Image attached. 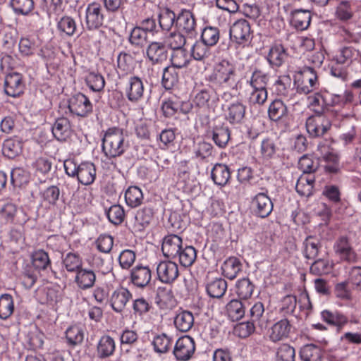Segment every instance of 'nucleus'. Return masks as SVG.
Returning a JSON list of instances; mask_svg holds the SVG:
<instances>
[{"mask_svg": "<svg viewBox=\"0 0 361 361\" xmlns=\"http://www.w3.org/2000/svg\"><path fill=\"white\" fill-rule=\"evenodd\" d=\"M25 83L22 74L12 72L6 75L4 80V92L12 97H19L24 92Z\"/></svg>", "mask_w": 361, "mask_h": 361, "instance_id": "ddd939ff", "label": "nucleus"}, {"mask_svg": "<svg viewBox=\"0 0 361 361\" xmlns=\"http://www.w3.org/2000/svg\"><path fill=\"white\" fill-rule=\"evenodd\" d=\"M195 351V342L190 336L180 337L176 342L173 354L178 361H188Z\"/></svg>", "mask_w": 361, "mask_h": 361, "instance_id": "6e6552de", "label": "nucleus"}, {"mask_svg": "<svg viewBox=\"0 0 361 361\" xmlns=\"http://www.w3.org/2000/svg\"><path fill=\"white\" fill-rule=\"evenodd\" d=\"M172 344V339L166 334H161L154 337L152 345L155 352L158 353H167Z\"/></svg>", "mask_w": 361, "mask_h": 361, "instance_id": "864d4df0", "label": "nucleus"}, {"mask_svg": "<svg viewBox=\"0 0 361 361\" xmlns=\"http://www.w3.org/2000/svg\"><path fill=\"white\" fill-rule=\"evenodd\" d=\"M10 5L17 15L27 16L34 8L33 0H11Z\"/></svg>", "mask_w": 361, "mask_h": 361, "instance_id": "3c124183", "label": "nucleus"}, {"mask_svg": "<svg viewBox=\"0 0 361 361\" xmlns=\"http://www.w3.org/2000/svg\"><path fill=\"white\" fill-rule=\"evenodd\" d=\"M63 264L68 271L76 274L82 268V262L79 255L69 252L63 258Z\"/></svg>", "mask_w": 361, "mask_h": 361, "instance_id": "6e6d98bb", "label": "nucleus"}, {"mask_svg": "<svg viewBox=\"0 0 361 361\" xmlns=\"http://www.w3.org/2000/svg\"><path fill=\"white\" fill-rule=\"evenodd\" d=\"M226 310L231 320L238 321L244 317L245 307L241 300L233 299L227 304Z\"/></svg>", "mask_w": 361, "mask_h": 361, "instance_id": "a18cd8bd", "label": "nucleus"}, {"mask_svg": "<svg viewBox=\"0 0 361 361\" xmlns=\"http://www.w3.org/2000/svg\"><path fill=\"white\" fill-rule=\"evenodd\" d=\"M14 310L13 297L9 294L0 296V319H6L11 317Z\"/></svg>", "mask_w": 361, "mask_h": 361, "instance_id": "603ef678", "label": "nucleus"}, {"mask_svg": "<svg viewBox=\"0 0 361 361\" xmlns=\"http://www.w3.org/2000/svg\"><path fill=\"white\" fill-rule=\"evenodd\" d=\"M130 278L135 286L143 288L150 283L152 271L148 266L137 265L131 269Z\"/></svg>", "mask_w": 361, "mask_h": 361, "instance_id": "6ab92c4d", "label": "nucleus"}, {"mask_svg": "<svg viewBox=\"0 0 361 361\" xmlns=\"http://www.w3.org/2000/svg\"><path fill=\"white\" fill-rule=\"evenodd\" d=\"M104 15L101 6L97 3H91L85 10V25L89 30L99 28L104 23Z\"/></svg>", "mask_w": 361, "mask_h": 361, "instance_id": "4468645a", "label": "nucleus"}, {"mask_svg": "<svg viewBox=\"0 0 361 361\" xmlns=\"http://www.w3.org/2000/svg\"><path fill=\"white\" fill-rule=\"evenodd\" d=\"M227 282L221 278H216L209 281L206 286V290L211 298H221L227 290Z\"/></svg>", "mask_w": 361, "mask_h": 361, "instance_id": "c9c22d12", "label": "nucleus"}, {"mask_svg": "<svg viewBox=\"0 0 361 361\" xmlns=\"http://www.w3.org/2000/svg\"><path fill=\"white\" fill-rule=\"evenodd\" d=\"M187 39L188 38L185 33L176 30L171 32L166 37V43L172 50L183 49L186 44Z\"/></svg>", "mask_w": 361, "mask_h": 361, "instance_id": "5fc2aeb1", "label": "nucleus"}, {"mask_svg": "<svg viewBox=\"0 0 361 361\" xmlns=\"http://www.w3.org/2000/svg\"><path fill=\"white\" fill-rule=\"evenodd\" d=\"M242 269L243 264L241 261L235 257H228L221 266L223 275L230 280L235 279Z\"/></svg>", "mask_w": 361, "mask_h": 361, "instance_id": "bb28decb", "label": "nucleus"}, {"mask_svg": "<svg viewBox=\"0 0 361 361\" xmlns=\"http://www.w3.org/2000/svg\"><path fill=\"white\" fill-rule=\"evenodd\" d=\"M310 21L311 14L308 10L296 9L291 12L290 23L298 30H306L310 25Z\"/></svg>", "mask_w": 361, "mask_h": 361, "instance_id": "c85d7f7f", "label": "nucleus"}, {"mask_svg": "<svg viewBox=\"0 0 361 361\" xmlns=\"http://www.w3.org/2000/svg\"><path fill=\"white\" fill-rule=\"evenodd\" d=\"M22 152V142L17 139H7L3 143V154L8 159H14Z\"/></svg>", "mask_w": 361, "mask_h": 361, "instance_id": "49530a36", "label": "nucleus"}, {"mask_svg": "<svg viewBox=\"0 0 361 361\" xmlns=\"http://www.w3.org/2000/svg\"><path fill=\"white\" fill-rule=\"evenodd\" d=\"M30 173L21 167H16L11 172V181L16 187H21L29 182Z\"/></svg>", "mask_w": 361, "mask_h": 361, "instance_id": "13d9d810", "label": "nucleus"}, {"mask_svg": "<svg viewBox=\"0 0 361 361\" xmlns=\"http://www.w3.org/2000/svg\"><path fill=\"white\" fill-rule=\"evenodd\" d=\"M246 106L240 102L231 104L227 109L226 118L231 124L240 123L245 114Z\"/></svg>", "mask_w": 361, "mask_h": 361, "instance_id": "c756f323", "label": "nucleus"}, {"mask_svg": "<svg viewBox=\"0 0 361 361\" xmlns=\"http://www.w3.org/2000/svg\"><path fill=\"white\" fill-rule=\"evenodd\" d=\"M268 116L284 129L289 127L288 110L286 104L281 99H274L269 106Z\"/></svg>", "mask_w": 361, "mask_h": 361, "instance_id": "1a4fd4ad", "label": "nucleus"}, {"mask_svg": "<svg viewBox=\"0 0 361 361\" xmlns=\"http://www.w3.org/2000/svg\"><path fill=\"white\" fill-rule=\"evenodd\" d=\"M78 180L82 185H89L94 183L96 178V168L93 163L84 161L79 164Z\"/></svg>", "mask_w": 361, "mask_h": 361, "instance_id": "5701e85b", "label": "nucleus"}, {"mask_svg": "<svg viewBox=\"0 0 361 361\" xmlns=\"http://www.w3.org/2000/svg\"><path fill=\"white\" fill-rule=\"evenodd\" d=\"M196 20L189 10H182L178 15L175 26L177 30L185 34L188 38H194L197 35Z\"/></svg>", "mask_w": 361, "mask_h": 361, "instance_id": "9d476101", "label": "nucleus"}, {"mask_svg": "<svg viewBox=\"0 0 361 361\" xmlns=\"http://www.w3.org/2000/svg\"><path fill=\"white\" fill-rule=\"evenodd\" d=\"M353 9L348 1H341L336 9V17L341 21H348L353 16Z\"/></svg>", "mask_w": 361, "mask_h": 361, "instance_id": "680f3d73", "label": "nucleus"}, {"mask_svg": "<svg viewBox=\"0 0 361 361\" xmlns=\"http://www.w3.org/2000/svg\"><path fill=\"white\" fill-rule=\"evenodd\" d=\"M294 85L299 94H307L319 87L318 76L314 67L305 66L295 71Z\"/></svg>", "mask_w": 361, "mask_h": 361, "instance_id": "7ed1b4c3", "label": "nucleus"}, {"mask_svg": "<svg viewBox=\"0 0 361 361\" xmlns=\"http://www.w3.org/2000/svg\"><path fill=\"white\" fill-rule=\"evenodd\" d=\"M322 350L314 344L304 345L300 350V357L302 361H321Z\"/></svg>", "mask_w": 361, "mask_h": 361, "instance_id": "c03bdc74", "label": "nucleus"}, {"mask_svg": "<svg viewBox=\"0 0 361 361\" xmlns=\"http://www.w3.org/2000/svg\"><path fill=\"white\" fill-rule=\"evenodd\" d=\"M144 84L141 78L137 76H131L125 88V94L127 99L132 103H137L144 96Z\"/></svg>", "mask_w": 361, "mask_h": 361, "instance_id": "f3484780", "label": "nucleus"}, {"mask_svg": "<svg viewBox=\"0 0 361 361\" xmlns=\"http://www.w3.org/2000/svg\"><path fill=\"white\" fill-rule=\"evenodd\" d=\"M85 80L89 87L94 92L102 90L105 86L104 77L98 73L90 72L87 75Z\"/></svg>", "mask_w": 361, "mask_h": 361, "instance_id": "0e129e2a", "label": "nucleus"}, {"mask_svg": "<svg viewBox=\"0 0 361 361\" xmlns=\"http://www.w3.org/2000/svg\"><path fill=\"white\" fill-rule=\"evenodd\" d=\"M311 106L316 114H325L330 110V94L328 92H317L312 98Z\"/></svg>", "mask_w": 361, "mask_h": 361, "instance_id": "cd10ccee", "label": "nucleus"}, {"mask_svg": "<svg viewBox=\"0 0 361 361\" xmlns=\"http://www.w3.org/2000/svg\"><path fill=\"white\" fill-rule=\"evenodd\" d=\"M231 132L226 126H215L212 130V140L219 148H225L230 140Z\"/></svg>", "mask_w": 361, "mask_h": 361, "instance_id": "a19ab883", "label": "nucleus"}, {"mask_svg": "<svg viewBox=\"0 0 361 361\" xmlns=\"http://www.w3.org/2000/svg\"><path fill=\"white\" fill-rule=\"evenodd\" d=\"M255 286L249 278H243L236 281L235 293L240 299L247 300L253 294Z\"/></svg>", "mask_w": 361, "mask_h": 361, "instance_id": "ea45409f", "label": "nucleus"}, {"mask_svg": "<svg viewBox=\"0 0 361 361\" xmlns=\"http://www.w3.org/2000/svg\"><path fill=\"white\" fill-rule=\"evenodd\" d=\"M336 255L342 260L349 263L356 262L357 255L352 247L348 239L342 236L340 237L334 245Z\"/></svg>", "mask_w": 361, "mask_h": 361, "instance_id": "2eb2a0df", "label": "nucleus"}, {"mask_svg": "<svg viewBox=\"0 0 361 361\" xmlns=\"http://www.w3.org/2000/svg\"><path fill=\"white\" fill-rule=\"evenodd\" d=\"M125 200L130 207L140 206L143 200V193L137 186H130L125 192Z\"/></svg>", "mask_w": 361, "mask_h": 361, "instance_id": "09e8293b", "label": "nucleus"}, {"mask_svg": "<svg viewBox=\"0 0 361 361\" xmlns=\"http://www.w3.org/2000/svg\"><path fill=\"white\" fill-rule=\"evenodd\" d=\"M158 18L159 30L164 32L170 31L173 25L176 23L177 16L168 8L161 9Z\"/></svg>", "mask_w": 361, "mask_h": 361, "instance_id": "f704fd0d", "label": "nucleus"}, {"mask_svg": "<svg viewBox=\"0 0 361 361\" xmlns=\"http://www.w3.org/2000/svg\"><path fill=\"white\" fill-rule=\"evenodd\" d=\"M190 55L185 48L174 49L171 56L172 67L175 68H185L190 63Z\"/></svg>", "mask_w": 361, "mask_h": 361, "instance_id": "79ce46f5", "label": "nucleus"}, {"mask_svg": "<svg viewBox=\"0 0 361 361\" xmlns=\"http://www.w3.org/2000/svg\"><path fill=\"white\" fill-rule=\"evenodd\" d=\"M153 213L149 208H143L137 212L133 228L135 231H142L152 220Z\"/></svg>", "mask_w": 361, "mask_h": 361, "instance_id": "58836bf2", "label": "nucleus"}, {"mask_svg": "<svg viewBox=\"0 0 361 361\" xmlns=\"http://www.w3.org/2000/svg\"><path fill=\"white\" fill-rule=\"evenodd\" d=\"M54 137L59 141H66L71 135V124L67 118L60 117L56 119L52 128Z\"/></svg>", "mask_w": 361, "mask_h": 361, "instance_id": "393cba45", "label": "nucleus"}, {"mask_svg": "<svg viewBox=\"0 0 361 361\" xmlns=\"http://www.w3.org/2000/svg\"><path fill=\"white\" fill-rule=\"evenodd\" d=\"M146 54L152 64L161 63L167 60V47L164 42H152L147 47Z\"/></svg>", "mask_w": 361, "mask_h": 361, "instance_id": "a211bd4d", "label": "nucleus"}, {"mask_svg": "<svg viewBox=\"0 0 361 361\" xmlns=\"http://www.w3.org/2000/svg\"><path fill=\"white\" fill-rule=\"evenodd\" d=\"M177 257H178L179 262L182 266L185 267H190L197 258V251L191 245H183Z\"/></svg>", "mask_w": 361, "mask_h": 361, "instance_id": "de8ad7c7", "label": "nucleus"}, {"mask_svg": "<svg viewBox=\"0 0 361 361\" xmlns=\"http://www.w3.org/2000/svg\"><path fill=\"white\" fill-rule=\"evenodd\" d=\"M96 275L94 271L81 268L75 276V282L79 288L87 290L94 286Z\"/></svg>", "mask_w": 361, "mask_h": 361, "instance_id": "a878e982", "label": "nucleus"}, {"mask_svg": "<svg viewBox=\"0 0 361 361\" xmlns=\"http://www.w3.org/2000/svg\"><path fill=\"white\" fill-rule=\"evenodd\" d=\"M68 109L71 114L79 117H87L93 109L92 104L87 97L78 92L68 99Z\"/></svg>", "mask_w": 361, "mask_h": 361, "instance_id": "0eeeda50", "label": "nucleus"}, {"mask_svg": "<svg viewBox=\"0 0 361 361\" xmlns=\"http://www.w3.org/2000/svg\"><path fill=\"white\" fill-rule=\"evenodd\" d=\"M250 320L261 330L267 328L268 319L264 315V307L261 302H256L250 310Z\"/></svg>", "mask_w": 361, "mask_h": 361, "instance_id": "4c0bfd02", "label": "nucleus"}, {"mask_svg": "<svg viewBox=\"0 0 361 361\" xmlns=\"http://www.w3.org/2000/svg\"><path fill=\"white\" fill-rule=\"evenodd\" d=\"M286 49L281 44H274L269 49L267 59L272 68L280 67L287 59Z\"/></svg>", "mask_w": 361, "mask_h": 361, "instance_id": "4be33fe9", "label": "nucleus"}, {"mask_svg": "<svg viewBox=\"0 0 361 361\" xmlns=\"http://www.w3.org/2000/svg\"><path fill=\"white\" fill-rule=\"evenodd\" d=\"M229 36L236 44L244 46L252 39L250 25L245 19H240L233 23L229 30Z\"/></svg>", "mask_w": 361, "mask_h": 361, "instance_id": "39448f33", "label": "nucleus"}, {"mask_svg": "<svg viewBox=\"0 0 361 361\" xmlns=\"http://www.w3.org/2000/svg\"><path fill=\"white\" fill-rule=\"evenodd\" d=\"M158 279L164 283L171 284L178 277V264L172 261H162L157 266Z\"/></svg>", "mask_w": 361, "mask_h": 361, "instance_id": "f8f14e48", "label": "nucleus"}, {"mask_svg": "<svg viewBox=\"0 0 361 361\" xmlns=\"http://www.w3.org/2000/svg\"><path fill=\"white\" fill-rule=\"evenodd\" d=\"M32 262L38 270H45L51 264L48 254L42 250H37L32 254Z\"/></svg>", "mask_w": 361, "mask_h": 361, "instance_id": "e2e57ef3", "label": "nucleus"}, {"mask_svg": "<svg viewBox=\"0 0 361 361\" xmlns=\"http://www.w3.org/2000/svg\"><path fill=\"white\" fill-rule=\"evenodd\" d=\"M262 191L256 194L251 201L253 213L260 218L269 216L273 211L274 204L268 195V190L262 188Z\"/></svg>", "mask_w": 361, "mask_h": 361, "instance_id": "423d86ee", "label": "nucleus"}, {"mask_svg": "<svg viewBox=\"0 0 361 361\" xmlns=\"http://www.w3.org/2000/svg\"><path fill=\"white\" fill-rule=\"evenodd\" d=\"M321 318L328 324L336 326L338 330H341L348 322V318L336 310H324L321 312Z\"/></svg>", "mask_w": 361, "mask_h": 361, "instance_id": "b1692460", "label": "nucleus"}, {"mask_svg": "<svg viewBox=\"0 0 361 361\" xmlns=\"http://www.w3.org/2000/svg\"><path fill=\"white\" fill-rule=\"evenodd\" d=\"M66 337L69 344L76 345L82 342L84 333L80 326H73L66 330Z\"/></svg>", "mask_w": 361, "mask_h": 361, "instance_id": "774afa93", "label": "nucleus"}, {"mask_svg": "<svg viewBox=\"0 0 361 361\" xmlns=\"http://www.w3.org/2000/svg\"><path fill=\"white\" fill-rule=\"evenodd\" d=\"M211 176L215 184L224 186L229 180L231 172L226 165L216 164L212 170Z\"/></svg>", "mask_w": 361, "mask_h": 361, "instance_id": "72a5a7b5", "label": "nucleus"}, {"mask_svg": "<svg viewBox=\"0 0 361 361\" xmlns=\"http://www.w3.org/2000/svg\"><path fill=\"white\" fill-rule=\"evenodd\" d=\"M208 80L222 88L235 90L240 81L236 66L227 59H222L215 63Z\"/></svg>", "mask_w": 361, "mask_h": 361, "instance_id": "f257e3e1", "label": "nucleus"}, {"mask_svg": "<svg viewBox=\"0 0 361 361\" xmlns=\"http://www.w3.org/2000/svg\"><path fill=\"white\" fill-rule=\"evenodd\" d=\"M212 54L211 47L201 39L197 40L190 49V56L196 61H204Z\"/></svg>", "mask_w": 361, "mask_h": 361, "instance_id": "37998d69", "label": "nucleus"}, {"mask_svg": "<svg viewBox=\"0 0 361 361\" xmlns=\"http://www.w3.org/2000/svg\"><path fill=\"white\" fill-rule=\"evenodd\" d=\"M219 39L220 31L217 27L207 26L202 31L200 39L210 47L215 46Z\"/></svg>", "mask_w": 361, "mask_h": 361, "instance_id": "8fccbe9b", "label": "nucleus"}, {"mask_svg": "<svg viewBox=\"0 0 361 361\" xmlns=\"http://www.w3.org/2000/svg\"><path fill=\"white\" fill-rule=\"evenodd\" d=\"M292 329L293 326L289 320L281 319L269 329L268 338L273 343L286 341L290 338Z\"/></svg>", "mask_w": 361, "mask_h": 361, "instance_id": "9b49d317", "label": "nucleus"}, {"mask_svg": "<svg viewBox=\"0 0 361 361\" xmlns=\"http://www.w3.org/2000/svg\"><path fill=\"white\" fill-rule=\"evenodd\" d=\"M106 216L109 221L113 224H121L125 217L124 209L119 204L112 205L106 212Z\"/></svg>", "mask_w": 361, "mask_h": 361, "instance_id": "338daca9", "label": "nucleus"}, {"mask_svg": "<svg viewBox=\"0 0 361 361\" xmlns=\"http://www.w3.org/2000/svg\"><path fill=\"white\" fill-rule=\"evenodd\" d=\"M194 324V317L192 312L180 310L174 318L176 328L182 332L188 331Z\"/></svg>", "mask_w": 361, "mask_h": 361, "instance_id": "2f4dec72", "label": "nucleus"}, {"mask_svg": "<svg viewBox=\"0 0 361 361\" xmlns=\"http://www.w3.org/2000/svg\"><path fill=\"white\" fill-rule=\"evenodd\" d=\"M275 361H295V350L288 343H282L276 349Z\"/></svg>", "mask_w": 361, "mask_h": 361, "instance_id": "4d7b16f0", "label": "nucleus"}, {"mask_svg": "<svg viewBox=\"0 0 361 361\" xmlns=\"http://www.w3.org/2000/svg\"><path fill=\"white\" fill-rule=\"evenodd\" d=\"M268 80L267 75L259 70H255L251 77L247 80V83L250 85L251 89H265Z\"/></svg>", "mask_w": 361, "mask_h": 361, "instance_id": "052dcab7", "label": "nucleus"}, {"mask_svg": "<svg viewBox=\"0 0 361 361\" xmlns=\"http://www.w3.org/2000/svg\"><path fill=\"white\" fill-rule=\"evenodd\" d=\"M314 176L313 175H301L296 183V192L304 197H309L312 193Z\"/></svg>", "mask_w": 361, "mask_h": 361, "instance_id": "e433bc0d", "label": "nucleus"}, {"mask_svg": "<svg viewBox=\"0 0 361 361\" xmlns=\"http://www.w3.org/2000/svg\"><path fill=\"white\" fill-rule=\"evenodd\" d=\"M114 340L108 335L102 336L97 343V353L99 358H106L112 355L115 351Z\"/></svg>", "mask_w": 361, "mask_h": 361, "instance_id": "473e14b6", "label": "nucleus"}, {"mask_svg": "<svg viewBox=\"0 0 361 361\" xmlns=\"http://www.w3.org/2000/svg\"><path fill=\"white\" fill-rule=\"evenodd\" d=\"M131 297L132 294L127 288H118L111 294L110 298L111 307L115 312L120 313L124 310Z\"/></svg>", "mask_w": 361, "mask_h": 361, "instance_id": "412c9836", "label": "nucleus"}, {"mask_svg": "<svg viewBox=\"0 0 361 361\" xmlns=\"http://www.w3.org/2000/svg\"><path fill=\"white\" fill-rule=\"evenodd\" d=\"M183 245V240L180 237L171 234L164 238L161 250L165 257L176 259Z\"/></svg>", "mask_w": 361, "mask_h": 361, "instance_id": "aec40b11", "label": "nucleus"}, {"mask_svg": "<svg viewBox=\"0 0 361 361\" xmlns=\"http://www.w3.org/2000/svg\"><path fill=\"white\" fill-rule=\"evenodd\" d=\"M128 135L123 128L112 127L108 128L102 138V148L104 154L109 159L121 156L128 148Z\"/></svg>", "mask_w": 361, "mask_h": 361, "instance_id": "f03ea898", "label": "nucleus"}, {"mask_svg": "<svg viewBox=\"0 0 361 361\" xmlns=\"http://www.w3.org/2000/svg\"><path fill=\"white\" fill-rule=\"evenodd\" d=\"M305 126L312 137H319L328 133L331 127V122L325 114H319L308 117Z\"/></svg>", "mask_w": 361, "mask_h": 361, "instance_id": "20e7f679", "label": "nucleus"}, {"mask_svg": "<svg viewBox=\"0 0 361 361\" xmlns=\"http://www.w3.org/2000/svg\"><path fill=\"white\" fill-rule=\"evenodd\" d=\"M162 85L166 90L172 89L178 82V73L173 67H166L162 75Z\"/></svg>", "mask_w": 361, "mask_h": 361, "instance_id": "bf43d9fd", "label": "nucleus"}, {"mask_svg": "<svg viewBox=\"0 0 361 361\" xmlns=\"http://www.w3.org/2000/svg\"><path fill=\"white\" fill-rule=\"evenodd\" d=\"M193 153L197 159H207L212 155L213 146L207 142H198L194 146Z\"/></svg>", "mask_w": 361, "mask_h": 361, "instance_id": "69168bd1", "label": "nucleus"}, {"mask_svg": "<svg viewBox=\"0 0 361 361\" xmlns=\"http://www.w3.org/2000/svg\"><path fill=\"white\" fill-rule=\"evenodd\" d=\"M193 101L199 107H212L219 101V97L212 86L207 85L197 91Z\"/></svg>", "mask_w": 361, "mask_h": 361, "instance_id": "dca6fc26", "label": "nucleus"}, {"mask_svg": "<svg viewBox=\"0 0 361 361\" xmlns=\"http://www.w3.org/2000/svg\"><path fill=\"white\" fill-rule=\"evenodd\" d=\"M302 245L304 257L308 259H315L321 248L320 240L316 236L308 235L303 241Z\"/></svg>", "mask_w": 361, "mask_h": 361, "instance_id": "7c9ffc66", "label": "nucleus"}]
</instances>
